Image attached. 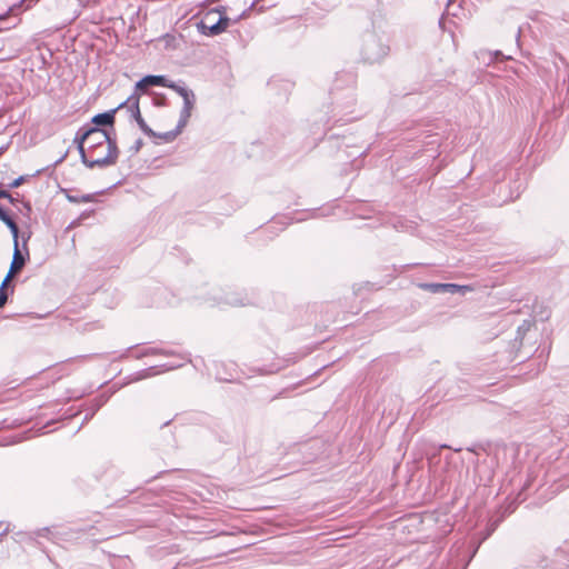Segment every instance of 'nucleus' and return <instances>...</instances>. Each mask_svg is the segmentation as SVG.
<instances>
[{"instance_id": "obj_1", "label": "nucleus", "mask_w": 569, "mask_h": 569, "mask_svg": "<svg viewBox=\"0 0 569 569\" xmlns=\"http://www.w3.org/2000/svg\"><path fill=\"white\" fill-rule=\"evenodd\" d=\"M77 140L86 142L89 152L93 151L94 154L99 149H106V153H111V142L117 146L116 138L110 137L106 129L92 127L91 124H86L77 131Z\"/></svg>"}, {"instance_id": "obj_2", "label": "nucleus", "mask_w": 569, "mask_h": 569, "mask_svg": "<svg viewBox=\"0 0 569 569\" xmlns=\"http://www.w3.org/2000/svg\"><path fill=\"white\" fill-rule=\"evenodd\" d=\"M74 142L77 143V148L81 158L82 163L92 169L94 167L106 168L109 166H113L117 163L119 157L118 146H114L111 142V153H106L104 156L94 154L93 151L89 152L88 146L86 142H80L77 140V136L74 137Z\"/></svg>"}, {"instance_id": "obj_3", "label": "nucleus", "mask_w": 569, "mask_h": 569, "mask_svg": "<svg viewBox=\"0 0 569 569\" xmlns=\"http://www.w3.org/2000/svg\"><path fill=\"white\" fill-rule=\"evenodd\" d=\"M361 53L367 62H379L389 53V46L377 34L368 33L363 39Z\"/></svg>"}, {"instance_id": "obj_4", "label": "nucleus", "mask_w": 569, "mask_h": 569, "mask_svg": "<svg viewBox=\"0 0 569 569\" xmlns=\"http://www.w3.org/2000/svg\"><path fill=\"white\" fill-rule=\"evenodd\" d=\"M216 11L222 14L224 12V8L221 7L219 9H216ZM211 14V12L207 13L204 18L199 23H197L198 31L203 36H218L226 31V29L229 26L230 19L226 16H220L217 22H212V24H209Z\"/></svg>"}, {"instance_id": "obj_5", "label": "nucleus", "mask_w": 569, "mask_h": 569, "mask_svg": "<svg viewBox=\"0 0 569 569\" xmlns=\"http://www.w3.org/2000/svg\"><path fill=\"white\" fill-rule=\"evenodd\" d=\"M139 94L137 92L132 93L126 101L121 102L118 108H122L124 106H128L131 117L136 120L137 124L139 126L140 130L149 136L154 138L157 136V132H154L144 121V119L141 116L140 108H139Z\"/></svg>"}, {"instance_id": "obj_6", "label": "nucleus", "mask_w": 569, "mask_h": 569, "mask_svg": "<svg viewBox=\"0 0 569 569\" xmlns=\"http://www.w3.org/2000/svg\"><path fill=\"white\" fill-rule=\"evenodd\" d=\"M553 66L556 68L557 88L569 92V63L560 54H555Z\"/></svg>"}, {"instance_id": "obj_7", "label": "nucleus", "mask_w": 569, "mask_h": 569, "mask_svg": "<svg viewBox=\"0 0 569 569\" xmlns=\"http://www.w3.org/2000/svg\"><path fill=\"white\" fill-rule=\"evenodd\" d=\"M178 359H179L178 361L168 362V363H163L161 366H153V367H150L147 369H142L136 373V377L133 378V380L137 381V380L147 379V378L152 377L159 372L179 368L187 360V358L181 355L178 356Z\"/></svg>"}, {"instance_id": "obj_8", "label": "nucleus", "mask_w": 569, "mask_h": 569, "mask_svg": "<svg viewBox=\"0 0 569 569\" xmlns=\"http://www.w3.org/2000/svg\"><path fill=\"white\" fill-rule=\"evenodd\" d=\"M13 246H14L13 256H12V261H11L9 270L11 271V273H17L20 270H22L27 260L29 259V250L27 247V240L23 241V246H22L24 252H22V250L19 249V237L13 238Z\"/></svg>"}, {"instance_id": "obj_9", "label": "nucleus", "mask_w": 569, "mask_h": 569, "mask_svg": "<svg viewBox=\"0 0 569 569\" xmlns=\"http://www.w3.org/2000/svg\"><path fill=\"white\" fill-rule=\"evenodd\" d=\"M167 84V77L162 74H148L144 76L136 83V90L146 92L151 86L164 87Z\"/></svg>"}, {"instance_id": "obj_10", "label": "nucleus", "mask_w": 569, "mask_h": 569, "mask_svg": "<svg viewBox=\"0 0 569 569\" xmlns=\"http://www.w3.org/2000/svg\"><path fill=\"white\" fill-rule=\"evenodd\" d=\"M196 103V96L193 92H190L189 96L183 98V107L180 111L179 117V128H184L191 117V111Z\"/></svg>"}, {"instance_id": "obj_11", "label": "nucleus", "mask_w": 569, "mask_h": 569, "mask_svg": "<svg viewBox=\"0 0 569 569\" xmlns=\"http://www.w3.org/2000/svg\"><path fill=\"white\" fill-rule=\"evenodd\" d=\"M120 108H114L109 111L98 113L92 117L91 123L94 124L93 127L100 128V127H113L114 124V114L117 110Z\"/></svg>"}, {"instance_id": "obj_12", "label": "nucleus", "mask_w": 569, "mask_h": 569, "mask_svg": "<svg viewBox=\"0 0 569 569\" xmlns=\"http://www.w3.org/2000/svg\"><path fill=\"white\" fill-rule=\"evenodd\" d=\"M219 303L231 306V307H241V306L251 305L252 300L249 299L247 297V295L243 296L238 292H228V293H226L223 300L220 301Z\"/></svg>"}, {"instance_id": "obj_13", "label": "nucleus", "mask_w": 569, "mask_h": 569, "mask_svg": "<svg viewBox=\"0 0 569 569\" xmlns=\"http://www.w3.org/2000/svg\"><path fill=\"white\" fill-rule=\"evenodd\" d=\"M108 401V397H106L104 395H100L98 397H96L94 399H92L89 408H88V412L86 413L84 416V419L83 421H89L94 415L96 412Z\"/></svg>"}, {"instance_id": "obj_14", "label": "nucleus", "mask_w": 569, "mask_h": 569, "mask_svg": "<svg viewBox=\"0 0 569 569\" xmlns=\"http://www.w3.org/2000/svg\"><path fill=\"white\" fill-rule=\"evenodd\" d=\"M158 355L167 356V357L176 356V353L172 349L148 347V348L142 349L141 352L137 356V358L158 356Z\"/></svg>"}, {"instance_id": "obj_15", "label": "nucleus", "mask_w": 569, "mask_h": 569, "mask_svg": "<svg viewBox=\"0 0 569 569\" xmlns=\"http://www.w3.org/2000/svg\"><path fill=\"white\" fill-rule=\"evenodd\" d=\"M0 220L9 228L12 238L19 237V228L16 221L8 214V212L0 206Z\"/></svg>"}, {"instance_id": "obj_16", "label": "nucleus", "mask_w": 569, "mask_h": 569, "mask_svg": "<svg viewBox=\"0 0 569 569\" xmlns=\"http://www.w3.org/2000/svg\"><path fill=\"white\" fill-rule=\"evenodd\" d=\"M166 88H170L174 90L182 99L190 94V92H193L192 90L188 89L183 82H174L167 78V84H164Z\"/></svg>"}, {"instance_id": "obj_17", "label": "nucleus", "mask_w": 569, "mask_h": 569, "mask_svg": "<svg viewBox=\"0 0 569 569\" xmlns=\"http://www.w3.org/2000/svg\"><path fill=\"white\" fill-rule=\"evenodd\" d=\"M182 129L183 128H179V122H178L177 127L173 130H170V131H167L163 133H157V136L154 138H160L166 142H171L178 137V134L181 133Z\"/></svg>"}, {"instance_id": "obj_18", "label": "nucleus", "mask_w": 569, "mask_h": 569, "mask_svg": "<svg viewBox=\"0 0 569 569\" xmlns=\"http://www.w3.org/2000/svg\"><path fill=\"white\" fill-rule=\"evenodd\" d=\"M470 287L468 286H460V284H456V283H445V289H443V292H449V293H465L467 291H470Z\"/></svg>"}, {"instance_id": "obj_19", "label": "nucleus", "mask_w": 569, "mask_h": 569, "mask_svg": "<svg viewBox=\"0 0 569 569\" xmlns=\"http://www.w3.org/2000/svg\"><path fill=\"white\" fill-rule=\"evenodd\" d=\"M419 287L422 288L423 290L430 291L432 293H440V292H443L445 283H436V282L420 283Z\"/></svg>"}, {"instance_id": "obj_20", "label": "nucleus", "mask_w": 569, "mask_h": 569, "mask_svg": "<svg viewBox=\"0 0 569 569\" xmlns=\"http://www.w3.org/2000/svg\"><path fill=\"white\" fill-rule=\"evenodd\" d=\"M70 202L80 203V202H90L93 199L92 194H83L81 197L77 196H68Z\"/></svg>"}, {"instance_id": "obj_21", "label": "nucleus", "mask_w": 569, "mask_h": 569, "mask_svg": "<svg viewBox=\"0 0 569 569\" xmlns=\"http://www.w3.org/2000/svg\"><path fill=\"white\" fill-rule=\"evenodd\" d=\"M28 178H30V176H20L17 179H14L13 181L7 183V187L10 189L18 188L22 183H24L28 180Z\"/></svg>"}, {"instance_id": "obj_22", "label": "nucleus", "mask_w": 569, "mask_h": 569, "mask_svg": "<svg viewBox=\"0 0 569 569\" xmlns=\"http://www.w3.org/2000/svg\"><path fill=\"white\" fill-rule=\"evenodd\" d=\"M143 146V140L141 138L137 139L134 141V143L130 147L129 151L132 153V154H136L140 151V149L142 148Z\"/></svg>"}, {"instance_id": "obj_23", "label": "nucleus", "mask_w": 569, "mask_h": 569, "mask_svg": "<svg viewBox=\"0 0 569 569\" xmlns=\"http://www.w3.org/2000/svg\"><path fill=\"white\" fill-rule=\"evenodd\" d=\"M167 98L163 94H160L153 99L154 106L162 107L166 106Z\"/></svg>"}, {"instance_id": "obj_24", "label": "nucleus", "mask_w": 569, "mask_h": 569, "mask_svg": "<svg viewBox=\"0 0 569 569\" xmlns=\"http://www.w3.org/2000/svg\"><path fill=\"white\" fill-rule=\"evenodd\" d=\"M23 2H24V0H21L19 3H16L12 7H10L9 12L11 14H13V16H17L18 14V10H20V8H21Z\"/></svg>"}, {"instance_id": "obj_25", "label": "nucleus", "mask_w": 569, "mask_h": 569, "mask_svg": "<svg viewBox=\"0 0 569 569\" xmlns=\"http://www.w3.org/2000/svg\"><path fill=\"white\" fill-rule=\"evenodd\" d=\"M8 300V293L6 292V290H2V288H0V308H2L6 302Z\"/></svg>"}, {"instance_id": "obj_26", "label": "nucleus", "mask_w": 569, "mask_h": 569, "mask_svg": "<svg viewBox=\"0 0 569 569\" xmlns=\"http://www.w3.org/2000/svg\"><path fill=\"white\" fill-rule=\"evenodd\" d=\"M489 54L491 57H493L495 59H498V58H502V59H511L510 56H505L501 51L497 50V51H493V52H489Z\"/></svg>"}, {"instance_id": "obj_27", "label": "nucleus", "mask_w": 569, "mask_h": 569, "mask_svg": "<svg viewBox=\"0 0 569 569\" xmlns=\"http://www.w3.org/2000/svg\"><path fill=\"white\" fill-rule=\"evenodd\" d=\"M16 273H11V271L9 270L8 274L6 276V278L3 279L0 288H2V290L6 289V287L8 286L10 279L14 276Z\"/></svg>"}, {"instance_id": "obj_28", "label": "nucleus", "mask_w": 569, "mask_h": 569, "mask_svg": "<svg viewBox=\"0 0 569 569\" xmlns=\"http://www.w3.org/2000/svg\"><path fill=\"white\" fill-rule=\"evenodd\" d=\"M1 198H10V192L0 188V199Z\"/></svg>"}, {"instance_id": "obj_29", "label": "nucleus", "mask_w": 569, "mask_h": 569, "mask_svg": "<svg viewBox=\"0 0 569 569\" xmlns=\"http://www.w3.org/2000/svg\"><path fill=\"white\" fill-rule=\"evenodd\" d=\"M7 200H9V202H11L12 204H14L17 201H18V198L14 197L13 194L10 193V198H6Z\"/></svg>"}, {"instance_id": "obj_30", "label": "nucleus", "mask_w": 569, "mask_h": 569, "mask_svg": "<svg viewBox=\"0 0 569 569\" xmlns=\"http://www.w3.org/2000/svg\"><path fill=\"white\" fill-rule=\"evenodd\" d=\"M96 154L104 156V154H106V149H99V150H97V153H96Z\"/></svg>"}, {"instance_id": "obj_31", "label": "nucleus", "mask_w": 569, "mask_h": 569, "mask_svg": "<svg viewBox=\"0 0 569 569\" xmlns=\"http://www.w3.org/2000/svg\"><path fill=\"white\" fill-rule=\"evenodd\" d=\"M24 210L31 211V206L29 202H24Z\"/></svg>"}, {"instance_id": "obj_32", "label": "nucleus", "mask_w": 569, "mask_h": 569, "mask_svg": "<svg viewBox=\"0 0 569 569\" xmlns=\"http://www.w3.org/2000/svg\"><path fill=\"white\" fill-rule=\"evenodd\" d=\"M520 34H521V29H518V32L516 36L517 42H519V40H520Z\"/></svg>"}, {"instance_id": "obj_33", "label": "nucleus", "mask_w": 569, "mask_h": 569, "mask_svg": "<svg viewBox=\"0 0 569 569\" xmlns=\"http://www.w3.org/2000/svg\"><path fill=\"white\" fill-rule=\"evenodd\" d=\"M4 47V42L2 39H0V50Z\"/></svg>"}, {"instance_id": "obj_34", "label": "nucleus", "mask_w": 569, "mask_h": 569, "mask_svg": "<svg viewBox=\"0 0 569 569\" xmlns=\"http://www.w3.org/2000/svg\"><path fill=\"white\" fill-rule=\"evenodd\" d=\"M63 159H64V156H63L62 158H60V159L57 161V163L62 162V160H63Z\"/></svg>"}, {"instance_id": "obj_35", "label": "nucleus", "mask_w": 569, "mask_h": 569, "mask_svg": "<svg viewBox=\"0 0 569 569\" xmlns=\"http://www.w3.org/2000/svg\"><path fill=\"white\" fill-rule=\"evenodd\" d=\"M169 423H170V420L166 421L162 426H168Z\"/></svg>"}]
</instances>
